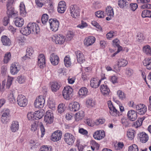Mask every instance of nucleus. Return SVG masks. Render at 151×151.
<instances>
[{
  "mask_svg": "<svg viewBox=\"0 0 151 151\" xmlns=\"http://www.w3.org/2000/svg\"><path fill=\"white\" fill-rule=\"evenodd\" d=\"M73 90L72 88L69 86H66L64 87L63 91V96L64 99L69 100L72 96Z\"/></svg>",
  "mask_w": 151,
  "mask_h": 151,
  "instance_id": "obj_1",
  "label": "nucleus"
},
{
  "mask_svg": "<svg viewBox=\"0 0 151 151\" xmlns=\"http://www.w3.org/2000/svg\"><path fill=\"white\" fill-rule=\"evenodd\" d=\"M71 16L74 18H77L80 15V10L77 6L71 5L69 8Z\"/></svg>",
  "mask_w": 151,
  "mask_h": 151,
  "instance_id": "obj_2",
  "label": "nucleus"
},
{
  "mask_svg": "<svg viewBox=\"0 0 151 151\" xmlns=\"http://www.w3.org/2000/svg\"><path fill=\"white\" fill-rule=\"evenodd\" d=\"M52 39L56 44H62L65 41V37L62 35H55L52 37Z\"/></svg>",
  "mask_w": 151,
  "mask_h": 151,
  "instance_id": "obj_3",
  "label": "nucleus"
},
{
  "mask_svg": "<svg viewBox=\"0 0 151 151\" xmlns=\"http://www.w3.org/2000/svg\"><path fill=\"white\" fill-rule=\"evenodd\" d=\"M50 29L53 31L56 32L58 29L59 22L56 19H50L49 21Z\"/></svg>",
  "mask_w": 151,
  "mask_h": 151,
  "instance_id": "obj_4",
  "label": "nucleus"
},
{
  "mask_svg": "<svg viewBox=\"0 0 151 151\" xmlns=\"http://www.w3.org/2000/svg\"><path fill=\"white\" fill-rule=\"evenodd\" d=\"M64 140L65 142L69 145H72L74 143L75 138L71 134L66 133L64 136Z\"/></svg>",
  "mask_w": 151,
  "mask_h": 151,
  "instance_id": "obj_5",
  "label": "nucleus"
},
{
  "mask_svg": "<svg viewBox=\"0 0 151 151\" xmlns=\"http://www.w3.org/2000/svg\"><path fill=\"white\" fill-rule=\"evenodd\" d=\"M45 103V100L42 96H40L36 99L34 105L36 108H42Z\"/></svg>",
  "mask_w": 151,
  "mask_h": 151,
  "instance_id": "obj_6",
  "label": "nucleus"
},
{
  "mask_svg": "<svg viewBox=\"0 0 151 151\" xmlns=\"http://www.w3.org/2000/svg\"><path fill=\"white\" fill-rule=\"evenodd\" d=\"M17 102L18 105L20 106L24 107L27 105V101L24 96L20 95L17 97Z\"/></svg>",
  "mask_w": 151,
  "mask_h": 151,
  "instance_id": "obj_7",
  "label": "nucleus"
},
{
  "mask_svg": "<svg viewBox=\"0 0 151 151\" xmlns=\"http://www.w3.org/2000/svg\"><path fill=\"white\" fill-rule=\"evenodd\" d=\"M10 111L7 109H4L2 112L1 121L3 123H6L9 119L10 116Z\"/></svg>",
  "mask_w": 151,
  "mask_h": 151,
  "instance_id": "obj_8",
  "label": "nucleus"
},
{
  "mask_svg": "<svg viewBox=\"0 0 151 151\" xmlns=\"http://www.w3.org/2000/svg\"><path fill=\"white\" fill-rule=\"evenodd\" d=\"M127 61L124 59H120L118 60L116 63L117 65L114 66V68L117 71H119L120 68L125 66L127 64Z\"/></svg>",
  "mask_w": 151,
  "mask_h": 151,
  "instance_id": "obj_9",
  "label": "nucleus"
},
{
  "mask_svg": "<svg viewBox=\"0 0 151 151\" xmlns=\"http://www.w3.org/2000/svg\"><path fill=\"white\" fill-rule=\"evenodd\" d=\"M134 108L140 115L144 114L147 111V107L143 104H139L134 106Z\"/></svg>",
  "mask_w": 151,
  "mask_h": 151,
  "instance_id": "obj_10",
  "label": "nucleus"
},
{
  "mask_svg": "<svg viewBox=\"0 0 151 151\" xmlns=\"http://www.w3.org/2000/svg\"><path fill=\"white\" fill-rule=\"evenodd\" d=\"M53 114L50 110L47 111L44 117V121L46 124H50L53 122Z\"/></svg>",
  "mask_w": 151,
  "mask_h": 151,
  "instance_id": "obj_11",
  "label": "nucleus"
},
{
  "mask_svg": "<svg viewBox=\"0 0 151 151\" xmlns=\"http://www.w3.org/2000/svg\"><path fill=\"white\" fill-rule=\"evenodd\" d=\"M28 25V27L30 29L32 33L37 34L39 31V27L36 23L30 22L29 23Z\"/></svg>",
  "mask_w": 151,
  "mask_h": 151,
  "instance_id": "obj_12",
  "label": "nucleus"
},
{
  "mask_svg": "<svg viewBox=\"0 0 151 151\" xmlns=\"http://www.w3.org/2000/svg\"><path fill=\"white\" fill-rule=\"evenodd\" d=\"M108 106L110 109L109 113L111 115L115 116H119L120 114L119 112L117 110L111 103H108Z\"/></svg>",
  "mask_w": 151,
  "mask_h": 151,
  "instance_id": "obj_13",
  "label": "nucleus"
},
{
  "mask_svg": "<svg viewBox=\"0 0 151 151\" xmlns=\"http://www.w3.org/2000/svg\"><path fill=\"white\" fill-rule=\"evenodd\" d=\"M106 14L108 17L106 18L107 20H110L114 15L113 9L110 6H108L106 8Z\"/></svg>",
  "mask_w": 151,
  "mask_h": 151,
  "instance_id": "obj_14",
  "label": "nucleus"
},
{
  "mask_svg": "<svg viewBox=\"0 0 151 151\" xmlns=\"http://www.w3.org/2000/svg\"><path fill=\"white\" fill-rule=\"evenodd\" d=\"M6 13L9 18L14 17L17 16V12L14 10V7H9L6 8Z\"/></svg>",
  "mask_w": 151,
  "mask_h": 151,
  "instance_id": "obj_15",
  "label": "nucleus"
},
{
  "mask_svg": "<svg viewBox=\"0 0 151 151\" xmlns=\"http://www.w3.org/2000/svg\"><path fill=\"white\" fill-rule=\"evenodd\" d=\"M137 138L141 142L145 143L148 141L149 137L145 132H142L138 134Z\"/></svg>",
  "mask_w": 151,
  "mask_h": 151,
  "instance_id": "obj_16",
  "label": "nucleus"
},
{
  "mask_svg": "<svg viewBox=\"0 0 151 151\" xmlns=\"http://www.w3.org/2000/svg\"><path fill=\"white\" fill-rule=\"evenodd\" d=\"M100 90L102 94L104 96H108L110 91L108 86L102 84L100 86Z\"/></svg>",
  "mask_w": 151,
  "mask_h": 151,
  "instance_id": "obj_17",
  "label": "nucleus"
},
{
  "mask_svg": "<svg viewBox=\"0 0 151 151\" xmlns=\"http://www.w3.org/2000/svg\"><path fill=\"white\" fill-rule=\"evenodd\" d=\"M69 109L70 111L76 112L80 109V105L77 102H74L70 104L69 106Z\"/></svg>",
  "mask_w": 151,
  "mask_h": 151,
  "instance_id": "obj_18",
  "label": "nucleus"
},
{
  "mask_svg": "<svg viewBox=\"0 0 151 151\" xmlns=\"http://www.w3.org/2000/svg\"><path fill=\"white\" fill-rule=\"evenodd\" d=\"M45 60L44 55L43 54H40L38 57V65L40 68H43L45 66Z\"/></svg>",
  "mask_w": 151,
  "mask_h": 151,
  "instance_id": "obj_19",
  "label": "nucleus"
},
{
  "mask_svg": "<svg viewBox=\"0 0 151 151\" xmlns=\"http://www.w3.org/2000/svg\"><path fill=\"white\" fill-rule=\"evenodd\" d=\"M105 136L104 132L101 130L97 131L93 134V137L96 139L99 140L103 138Z\"/></svg>",
  "mask_w": 151,
  "mask_h": 151,
  "instance_id": "obj_20",
  "label": "nucleus"
},
{
  "mask_svg": "<svg viewBox=\"0 0 151 151\" xmlns=\"http://www.w3.org/2000/svg\"><path fill=\"white\" fill-rule=\"evenodd\" d=\"M66 9L65 3L64 1H60L58 7V11L60 13H63Z\"/></svg>",
  "mask_w": 151,
  "mask_h": 151,
  "instance_id": "obj_21",
  "label": "nucleus"
},
{
  "mask_svg": "<svg viewBox=\"0 0 151 151\" xmlns=\"http://www.w3.org/2000/svg\"><path fill=\"white\" fill-rule=\"evenodd\" d=\"M62 132L59 131H55L53 133L52 136V140L54 141H57L60 139L62 136Z\"/></svg>",
  "mask_w": 151,
  "mask_h": 151,
  "instance_id": "obj_22",
  "label": "nucleus"
},
{
  "mask_svg": "<svg viewBox=\"0 0 151 151\" xmlns=\"http://www.w3.org/2000/svg\"><path fill=\"white\" fill-rule=\"evenodd\" d=\"M20 70L19 66L15 63H12L10 67V71L11 73L15 75Z\"/></svg>",
  "mask_w": 151,
  "mask_h": 151,
  "instance_id": "obj_23",
  "label": "nucleus"
},
{
  "mask_svg": "<svg viewBox=\"0 0 151 151\" xmlns=\"http://www.w3.org/2000/svg\"><path fill=\"white\" fill-rule=\"evenodd\" d=\"M127 116L130 120L134 121L137 117V113L134 110H130L128 112Z\"/></svg>",
  "mask_w": 151,
  "mask_h": 151,
  "instance_id": "obj_24",
  "label": "nucleus"
},
{
  "mask_svg": "<svg viewBox=\"0 0 151 151\" xmlns=\"http://www.w3.org/2000/svg\"><path fill=\"white\" fill-rule=\"evenodd\" d=\"M96 39L93 36H89L85 39L84 43L85 45L89 46L93 44L95 42Z\"/></svg>",
  "mask_w": 151,
  "mask_h": 151,
  "instance_id": "obj_25",
  "label": "nucleus"
},
{
  "mask_svg": "<svg viewBox=\"0 0 151 151\" xmlns=\"http://www.w3.org/2000/svg\"><path fill=\"white\" fill-rule=\"evenodd\" d=\"M50 60L51 63L54 65H58L59 62L58 57L54 53H52L50 55Z\"/></svg>",
  "mask_w": 151,
  "mask_h": 151,
  "instance_id": "obj_26",
  "label": "nucleus"
},
{
  "mask_svg": "<svg viewBox=\"0 0 151 151\" xmlns=\"http://www.w3.org/2000/svg\"><path fill=\"white\" fill-rule=\"evenodd\" d=\"M19 122L17 121H13L10 126V129L13 132H17L19 129Z\"/></svg>",
  "mask_w": 151,
  "mask_h": 151,
  "instance_id": "obj_27",
  "label": "nucleus"
},
{
  "mask_svg": "<svg viewBox=\"0 0 151 151\" xmlns=\"http://www.w3.org/2000/svg\"><path fill=\"white\" fill-rule=\"evenodd\" d=\"M78 62L79 63H82L85 61L83 55L79 51L75 52Z\"/></svg>",
  "mask_w": 151,
  "mask_h": 151,
  "instance_id": "obj_28",
  "label": "nucleus"
},
{
  "mask_svg": "<svg viewBox=\"0 0 151 151\" xmlns=\"http://www.w3.org/2000/svg\"><path fill=\"white\" fill-rule=\"evenodd\" d=\"M44 113L45 112L43 109H40L35 111L34 113L35 119L38 120L41 119L43 116Z\"/></svg>",
  "mask_w": 151,
  "mask_h": 151,
  "instance_id": "obj_29",
  "label": "nucleus"
},
{
  "mask_svg": "<svg viewBox=\"0 0 151 151\" xmlns=\"http://www.w3.org/2000/svg\"><path fill=\"white\" fill-rule=\"evenodd\" d=\"M14 21L16 26L19 27H21L24 23V19L21 17H16Z\"/></svg>",
  "mask_w": 151,
  "mask_h": 151,
  "instance_id": "obj_30",
  "label": "nucleus"
},
{
  "mask_svg": "<svg viewBox=\"0 0 151 151\" xmlns=\"http://www.w3.org/2000/svg\"><path fill=\"white\" fill-rule=\"evenodd\" d=\"M101 82V81L100 80L98 81L96 79L93 78L90 81V85L92 88H97L99 86Z\"/></svg>",
  "mask_w": 151,
  "mask_h": 151,
  "instance_id": "obj_31",
  "label": "nucleus"
},
{
  "mask_svg": "<svg viewBox=\"0 0 151 151\" xmlns=\"http://www.w3.org/2000/svg\"><path fill=\"white\" fill-rule=\"evenodd\" d=\"M20 14L23 17L26 16L27 12L24 4L23 2H21L19 5Z\"/></svg>",
  "mask_w": 151,
  "mask_h": 151,
  "instance_id": "obj_32",
  "label": "nucleus"
},
{
  "mask_svg": "<svg viewBox=\"0 0 151 151\" xmlns=\"http://www.w3.org/2000/svg\"><path fill=\"white\" fill-rule=\"evenodd\" d=\"M1 41L4 45L10 46L11 43L10 39L6 36H3L1 38Z\"/></svg>",
  "mask_w": 151,
  "mask_h": 151,
  "instance_id": "obj_33",
  "label": "nucleus"
},
{
  "mask_svg": "<svg viewBox=\"0 0 151 151\" xmlns=\"http://www.w3.org/2000/svg\"><path fill=\"white\" fill-rule=\"evenodd\" d=\"M60 83L57 82H52L51 84V89L52 92H56L61 87Z\"/></svg>",
  "mask_w": 151,
  "mask_h": 151,
  "instance_id": "obj_34",
  "label": "nucleus"
},
{
  "mask_svg": "<svg viewBox=\"0 0 151 151\" xmlns=\"http://www.w3.org/2000/svg\"><path fill=\"white\" fill-rule=\"evenodd\" d=\"M143 65L148 70L151 69V58H146L143 61Z\"/></svg>",
  "mask_w": 151,
  "mask_h": 151,
  "instance_id": "obj_35",
  "label": "nucleus"
},
{
  "mask_svg": "<svg viewBox=\"0 0 151 151\" xmlns=\"http://www.w3.org/2000/svg\"><path fill=\"white\" fill-rule=\"evenodd\" d=\"M86 104L88 107H93L96 104L95 100L91 98H89L87 100Z\"/></svg>",
  "mask_w": 151,
  "mask_h": 151,
  "instance_id": "obj_36",
  "label": "nucleus"
},
{
  "mask_svg": "<svg viewBox=\"0 0 151 151\" xmlns=\"http://www.w3.org/2000/svg\"><path fill=\"white\" fill-rule=\"evenodd\" d=\"M84 116V112L82 111H81L76 114L75 119L76 121H78L81 119Z\"/></svg>",
  "mask_w": 151,
  "mask_h": 151,
  "instance_id": "obj_37",
  "label": "nucleus"
},
{
  "mask_svg": "<svg viewBox=\"0 0 151 151\" xmlns=\"http://www.w3.org/2000/svg\"><path fill=\"white\" fill-rule=\"evenodd\" d=\"M118 4L120 8H123L127 6L128 5V3L126 0H119Z\"/></svg>",
  "mask_w": 151,
  "mask_h": 151,
  "instance_id": "obj_38",
  "label": "nucleus"
},
{
  "mask_svg": "<svg viewBox=\"0 0 151 151\" xmlns=\"http://www.w3.org/2000/svg\"><path fill=\"white\" fill-rule=\"evenodd\" d=\"M145 119V118L144 117L139 118L138 120L134 123V127L136 128L140 127L142 125V122Z\"/></svg>",
  "mask_w": 151,
  "mask_h": 151,
  "instance_id": "obj_39",
  "label": "nucleus"
},
{
  "mask_svg": "<svg viewBox=\"0 0 151 151\" xmlns=\"http://www.w3.org/2000/svg\"><path fill=\"white\" fill-rule=\"evenodd\" d=\"M21 32L23 35H28L32 33L30 29L28 27V25L27 27L22 28Z\"/></svg>",
  "mask_w": 151,
  "mask_h": 151,
  "instance_id": "obj_40",
  "label": "nucleus"
},
{
  "mask_svg": "<svg viewBox=\"0 0 151 151\" xmlns=\"http://www.w3.org/2000/svg\"><path fill=\"white\" fill-rule=\"evenodd\" d=\"M64 64L65 67H68L71 65L70 59L69 56H66L64 59Z\"/></svg>",
  "mask_w": 151,
  "mask_h": 151,
  "instance_id": "obj_41",
  "label": "nucleus"
},
{
  "mask_svg": "<svg viewBox=\"0 0 151 151\" xmlns=\"http://www.w3.org/2000/svg\"><path fill=\"white\" fill-rule=\"evenodd\" d=\"M135 131L132 129L129 130L127 132V136L130 140H132L134 137L135 134Z\"/></svg>",
  "mask_w": 151,
  "mask_h": 151,
  "instance_id": "obj_42",
  "label": "nucleus"
},
{
  "mask_svg": "<svg viewBox=\"0 0 151 151\" xmlns=\"http://www.w3.org/2000/svg\"><path fill=\"white\" fill-rule=\"evenodd\" d=\"M88 90L85 87H82L79 90L78 93L80 95L82 96H86L87 94Z\"/></svg>",
  "mask_w": 151,
  "mask_h": 151,
  "instance_id": "obj_43",
  "label": "nucleus"
},
{
  "mask_svg": "<svg viewBox=\"0 0 151 151\" xmlns=\"http://www.w3.org/2000/svg\"><path fill=\"white\" fill-rule=\"evenodd\" d=\"M142 16L143 18L150 17H151V11L147 9L145 10L142 12Z\"/></svg>",
  "mask_w": 151,
  "mask_h": 151,
  "instance_id": "obj_44",
  "label": "nucleus"
},
{
  "mask_svg": "<svg viewBox=\"0 0 151 151\" xmlns=\"http://www.w3.org/2000/svg\"><path fill=\"white\" fill-rule=\"evenodd\" d=\"M143 50L144 52L147 55L151 54V48L148 45L145 46L143 48Z\"/></svg>",
  "mask_w": 151,
  "mask_h": 151,
  "instance_id": "obj_45",
  "label": "nucleus"
},
{
  "mask_svg": "<svg viewBox=\"0 0 151 151\" xmlns=\"http://www.w3.org/2000/svg\"><path fill=\"white\" fill-rule=\"evenodd\" d=\"M11 58V54L10 52H8L5 54L4 59V63H7Z\"/></svg>",
  "mask_w": 151,
  "mask_h": 151,
  "instance_id": "obj_46",
  "label": "nucleus"
},
{
  "mask_svg": "<svg viewBox=\"0 0 151 151\" xmlns=\"http://www.w3.org/2000/svg\"><path fill=\"white\" fill-rule=\"evenodd\" d=\"M137 39L139 42H141L143 41L145 37L143 34L141 32H138L137 35Z\"/></svg>",
  "mask_w": 151,
  "mask_h": 151,
  "instance_id": "obj_47",
  "label": "nucleus"
},
{
  "mask_svg": "<svg viewBox=\"0 0 151 151\" xmlns=\"http://www.w3.org/2000/svg\"><path fill=\"white\" fill-rule=\"evenodd\" d=\"M130 120L125 118H122L121 119L122 123L123 125L126 127H129L130 125Z\"/></svg>",
  "mask_w": 151,
  "mask_h": 151,
  "instance_id": "obj_48",
  "label": "nucleus"
},
{
  "mask_svg": "<svg viewBox=\"0 0 151 151\" xmlns=\"http://www.w3.org/2000/svg\"><path fill=\"white\" fill-rule=\"evenodd\" d=\"M65 109V105L62 103L59 104L58 107V111L59 113L61 114L63 112Z\"/></svg>",
  "mask_w": 151,
  "mask_h": 151,
  "instance_id": "obj_49",
  "label": "nucleus"
},
{
  "mask_svg": "<svg viewBox=\"0 0 151 151\" xmlns=\"http://www.w3.org/2000/svg\"><path fill=\"white\" fill-rule=\"evenodd\" d=\"M96 15L98 17L103 18L104 17L106 14L104 13V12L101 11H99L95 13Z\"/></svg>",
  "mask_w": 151,
  "mask_h": 151,
  "instance_id": "obj_50",
  "label": "nucleus"
},
{
  "mask_svg": "<svg viewBox=\"0 0 151 151\" xmlns=\"http://www.w3.org/2000/svg\"><path fill=\"white\" fill-rule=\"evenodd\" d=\"M8 100L11 103L14 104L16 102V100L15 99L13 93H11L8 96Z\"/></svg>",
  "mask_w": 151,
  "mask_h": 151,
  "instance_id": "obj_51",
  "label": "nucleus"
},
{
  "mask_svg": "<svg viewBox=\"0 0 151 151\" xmlns=\"http://www.w3.org/2000/svg\"><path fill=\"white\" fill-rule=\"evenodd\" d=\"M48 19V16L47 14H43L42 17V22L43 24H45L47 22Z\"/></svg>",
  "mask_w": 151,
  "mask_h": 151,
  "instance_id": "obj_52",
  "label": "nucleus"
},
{
  "mask_svg": "<svg viewBox=\"0 0 151 151\" xmlns=\"http://www.w3.org/2000/svg\"><path fill=\"white\" fill-rule=\"evenodd\" d=\"M117 95L119 98L121 100H123L125 98V96L124 93L121 90H118L117 92Z\"/></svg>",
  "mask_w": 151,
  "mask_h": 151,
  "instance_id": "obj_53",
  "label": "nucleus"
},
{
  "mask_svg": "<svg viewBox=\"0 0 151 151\" xmlns=\"http://www.w3.org/2000/svg\"><path fill=\"white\" fill-rule=\"evenodd\" d=\"M138 146L135 144L132 145L129 147V151H138Z\"/></svg>",
  "mask_w": 151,
  "mask_h": 151,
  "instance_id": "obj_54",
  "label": "nucleus"
},
{
  "mask_svg": "<svg viewBox=\"0 0 151 151\" xmlns=\"http://www.w3.org/2000/svg\"><path fill=\"white\" fill-rule=\"evenodd\" d=\"M34 52L33 48L31 47H28L26 50L27 55L30 56Z\"/></svg>",
  "mask_w": 151,
  "mask_h": 151,
  "instance_id": "obj_55",
  "label": "nucleus"
},
{
  "mask_svg": "<svg viewBox=\"0 0 151 151\" xmlns=\"http://www.w3.org/2000/svg\"><path fill=\"white\" fill-rule=\"evenodd\" d=\"M17 79L19 83H22L25 82L26 78L24 76L21 75L18 77Z\"/></svg>",
  "mask_w": 151,
  "mask_h": 151,
  "instance_id": "obj_56",
  "label": "nucleus"
},
{
  "mask_svg": "<svg viewBox=\"0 0 151 151\" xmlns=\"http://www.w3.org/2000/svg\"><path fill=\"white\" fill-rule=\"evenodd\" d=\"M73 33L71 31H69L66 35L67 40L68 41L71 40L74 36Z\"/></svg>",
  "mask_w": 151,
  "mask_h": 151,
  "instance_id": "obj_57",
  "label": "nucleus"
},
{
  "mask_svg": "<svg viewBox=\"0 0 151 151\" xmlns=\"http://www.w3.org/2000/svg\"><path fill=\"white\" fill-rule=\"evenodd\" d=\"M133 73V70L129 68H127L126 69L125 73L128 77L131 76Z\"/></svg>",
  "mask_w": 151,
  "mask_h": 151,
  "instance_id": "obj_58",
  "label": "nucleus"
},
{
  "mask_svg": "<svg viewBox=\"0 0 151 151\" xmlns=\"http://www.w3.org/2000/svg\"><path fill=\"white\" fill-rule=\"evenodd\" d=\"M13 77H9L8 78V80L7 82L6 86L7 88H9L10 87L12 83V82L13 80Z\"/></svg>",
  "mask_w": 151,
  "mask_h": 151,
  "instance_id": "obj_59",
  "label": "nucleus"
},
{
  "mask_svg": "<svg viewBox=\"0 0 151 151\" xmlns=\"http://www.w3.org/2000/svg\"><path fill=\"white\" fill-rule=\"evenodd\" d=\"M14 3V0H8L6 5V8L13 7V4Z\"/></svg>",
  "mask_w": 151,
  "mask_h": 151,
  "instance_id": "obj_60",
  "label": "nucleus"
},
{
  "mask_svg": "<svg viewBox=\"0 0 151 151\" xmlns=\"http://www.w3.org/2000/svg\"><path fill=\"white\" fill-rule=\"evenodd\" d=\"M105 122L104 119H97L95 122L94 123L96 125L103 124Z\"/></svg>",
  "mask_w": 151,
  "mask_h": 151,
  "instance_id": "obj_61",
  "label": "nucleus"
},
{
  "mask_svg": "<svg viewBox=\"0 0 151 151\" xmlns=\"http://www.w3.org/2000/svg\"><path fill=\"white\" fill-rule=\"evenodd\" d=\"M35 140H31L30 142V144L31 148H35L37 146L38 144Z\"/></svg>",
  "mask_w": 151,
  "mask_h": 151,
  "instance_id": "obj_62",
  "label": "nucleus"
},
{
  "mask_svg": "<svg viewBox=\"0 0 151 151\" xmlns=\"http://www.w3.org/2000/svg\"><path fill=\"white\" fill-rule=\"evenodd\" d=\"M27 118L29 120H34L35 119L34 114L32 112L29 113L27 115Z\"/></svg>",
  "mask_w": 151,
  "mask_h": 151,
  "instance_id": "obj_63",
  "label": "nucleus"
},
{
  "mask_svg": "<svg viewBox=\"0 0 151 151\" xmlns=\"http://www.w3.org/2000/svg\"><path fill=\"white\" fill-rule=\"evenodd\" d=\"M130 6L131 10L134 11L137 8L138 6L137 4L136 3H131L130 4Z\"/></svg>",
  "mask_w": 151,
  "mask_h": 151,
  "instance_id": "obj_64",
  "label": "nucleus"
}]
</instances>
